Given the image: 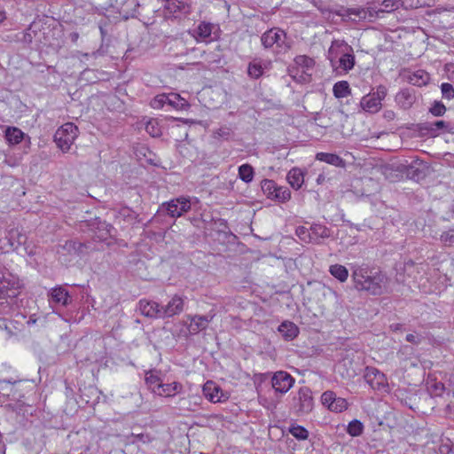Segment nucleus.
<instances>
[{"mask_svg": "<svg viewBox=\"0 0 454 454\" xmlns=\"http://www.w3.org/2000/svg\"><path fill=\"white\" fill-rule=\"evenodd\" d=\"M286 37L284 30L272 27L262 35L261 42L265 49H270L276 45L280 50H288L291 46L286 43Z\"/></svg>", "mask_w": 454, "mask_h": 454, "instance_id": "5", "label": "nucleus"}, {"mask_svg": "<svg viewBox=\"0 0 454 454\" xmlns=\"http://www.w3.org/2000/svg\"><path fill=\"white\" fill-rule=\"evenodd\" d=\"M445 111V106L438 101L434 102V104L430 108V113L434 116H442L444 114Z\"/></svg>", "mask_w": 454, "mask_h": 454, "instance_id": "54", "label": "nucleus"}, {"mask_svg": "<svg viewBox=\"0 0 454 454\" xmlns=\"http://www.w3.org/2000/svg\"><path fill=\"white\" fill-rule=\"evenodd\" d=\"M40 29L37 28V26L35 23L30 24V26L21 33V37L19 38L20 42L25 44H31L34 39L38 37V33Z\"/></svg>", "mask_w": 454, "mask_h": 454, "instance_id": "26", "label": "nucleus"}, {"mask_svg": "<svg viewBox=\"0 0 454 454\" xmlns=\"http://www.w3.org/2000/svg\"><path fill=\"white\" fill-rule=\"evenodd\" d=\"M78 136V128L71 122L65 123L57 129L54 141L62 152H67Z\"/></svg>", "mask_w": 454, "mask_h": 454, "instance_id": "4", "label": "nucleus"}, {"mask_svg": "<svg viewBox=\"0 0 454 454\" xmlns=\"http://www.w3.org/2000/svg\"><path fill=\"white\" fill-rule=\"evenodd\" d=\"M427 391L432 396H442L445 391V386L436 379L428 378L427 380Z\"/></svg>", "mask_w": 454, "mask_h": 454, "instance_id": "25", "label": "nucleus"}, {"mask_svg": "<svg viewBox=\"0 0 454 454\" xmlns=\"http://www.w3.org/2000/svg\"><path fill=\"white\" fill-rule=\"evenodd\" d=\"M424 3H421L420 0H384L381 4L384 9H380L378 12H389L400 7H403L405 9L418 8L419 6H421Z\"/></svg>", "mask_w": 454, "mask_h": 454, "instance_id": "13", "label": "nucleus"}, {"mask_svg": "<svg viewBox=\"0 0 454 454\" xmlns=\"http://www.w3.org/2000/svg\"><path fill=\"white\" fill-rule=\"evenodd\" d=\"M336 398V395L333 391H325L323 393L321 396L322 403L326 405L328 409L331 408L332 404L334 403Z\"/></svg>", "mask_w": 454, "mask_h": 454, "instance_id": "49", "label": "nucleus"}, {"mask_svg": "<svg viewBox=\"0 0 454 454\" xmlns=\"http://www.w3.org/2000/svg\"><path fill=\"white\" fill-rule=\"evenodd\" d=\"M363 431H364V426H363L362 422L357 419H354L351 422H349L348 428H347V432L351 436H359L362 434Z\"/></svg>", "mask_w": 454, "mask_h": 454, "instance_id": "42", "label": "nucleus"}, {"mask_svg": "<svg viewBox=\"0 0 454 454\" xmlns=\"http://www.w3.org/2000/svg\"><path fill=\"white\" fill-rule=\"evenodd\" d=\"M405 340L408 342L413 343V344H419L421 341V338L419 335L409 333L406 335Z\"/></svg>", "mask_w": 454, "mask_h": 454, "instance_id": "61", "label": "nucleus"}, {"mask_svg": "<svg viewBox=\"0 0 454 454\" xmlns=\"http://www.w3.org/2000/svg\"><path fill=\"white\" fill-rule=\"evenodd\" d=\"M177 388V384L174 383L172 384H158V394L159 395H171L172 393H174Z\"/></svg>", "mask_w": 454, "mask_h": 454, "instance_id": "45", "label": "nucleus"}, {"mask_svg": "<svg viewBox=\"0 0 454 454\" xmlns=\"http://www.w3.org/2000/svg\"><path fill=\"white\" fill-rule=\"evenodd\" d=\"M323 14L331 12V10L323 3L322 0H309Z\"/></svg>", "mask_w": 454, "mask_h": 454, "instance_id": "59", "label": "nucleus"}, {"mask_svg": "<svg viewBox=\"0 0 454 454\" xmlns=\"http://www.w3.org/2000/svg\"><path fill=\"white\" fill-rule=\"evenodd\" d=\"M184 301L178 295L175 294L167 305L161 306L163 318L171 317L179 315L184 310Z\"/></svg>", "mask_w": 454, "mask_h": 454, "instance_id": "14", "label": "nucleus"}, {"mask_svg": "<svg viewBox=\"0 0 454 454\" xmlns=\"http://www.w3.org/2000/svg\"><path fill=\"white\" fill-rule=\"evenodd\" d=\"M203 394L212 403L224 402L229 398V395L211 380L207 381L203 386Z\"/></svg>", "mask_w": 454, "mask_h": 454, "instance_id": "12", "label": "nucleus"}, {"mask_svg": "<svg viewBox=\"0 0 454 454\" xmlns=\"http://www.w3.org/2000/svg\"><path fill=\"white\" fill-rule=\"evenodd\" d=\"M441 241L444 245H451L454 243V229H450L447 231H444L440 238Z\"/></svg>", "mask_w": 454, "mask_h": 454, "instance_id": "56", "label": "nucleus"}, {"mask_svg": "<svg viewBox=\"0 0 454 454\" xmlns=\"http://www.w3.org/2000/svg\"><path fill=\"white\" fill-rule=\"evenodd\" d=\"M311 236H315L317 239L322 238L326 239L331 236V230L325 225L320 223H313L310 226Z\"/></svg>", "mask_w": 454, "mask_h": 454, "instance_id": "34", "label": "nucleus"}, {"mask_svg": "<svg viewBox=\"0 0 454 454\" xmlns=\"http://www.w3.org/2000/svg\"><path fill=\"white\" fill-rule=\"evenodd\" d=\"M15 383L6 380H0V395L16 399Z\"/></svg>", "mask_w": 454, "mask_h": 454, "instance_id": "30", "label": "nucleus"}, {"mask_svg": "<svg viewBox=\"0 0 454 454\" xmlns=\"http://www.w3.org/2000/svg\"><path fill=\"white\" fill-rule=\"evenodd\" d=\"M289 433L297 440H306L309 437L308 430L299 425L291 426L289 427Z\"/></svg>", "mask_w": 454, "mask_h": 454, "instance_id": "40", "label": "nucleus"}, {"mask_svg": "<svg viewBox=\"0 0 454 454\" xmlns=\"http://www.w3.org/2000/svg\"><path fill=\"white\" fill-rule=\"evenodd\" d=\"M215 223L218 225V227L220 228L221 231H225L228 229L226 220L220 218Z\"/></svg>", "mask_w": 454, "mask_h": 454, "instance_id": "62", "label": "nucleus"}, {"mask_svg": "<svg viewBox=\"0 0 454 454\" xmlns=\"http://www.w3.org/2000/svg\"><path fill=\"white\" fill-rule=\"evenodd\" d=\"M171 217H179L191 209V202L184 197L171 200L161 206Z\"/></svg>", "mask_w": 454, "mask_h": 454, "instance_id": "7", "label": "nucleus"}, {"mask_svg": "<svg viewBox=\"0 0 454 454\" xmlns=\"http://www.w3.org/2000/svg\"><path fill=\"white\" fill-rule=\"evenodd\" d=\"M372 94L381 103V101L387 96V88L384 85H379L376 89V91Z\"/></svg>", "mask_w": 454, "mask_h": 454, "instance_id": "58", "label": "nucleus"}, {"mask_svg": "<svg viewBox=\"0 0 454 454\" xmlns=\"http://www.w3.org/2000/svg\"><path fill=\"white\" fill-rule=\"evenodd\" d=\"M5 239L7 240L10 249L16 250L26 243L27 236L18 228H12L7 231Z\"/></svg>", "mask_w": 454, "mask_h": 454, "instance_id": "17", "label": "nucleus"}, {"mask_svg": "<svg viewBox=\"0 0 454 454\" xmlns=\"http://www.w3.org/2000/svg\"><path fill=\"white\" fill-rule=\"evenodd\" d=\"M442 97L448 99L454 98V88L450 83L444 82L441 86Z\"/></svg>", "mask_w": 454, "mask_h": 454, "instance_id": "53", "label": "nucleus"}, {"mask_svg": "<svg viewBox=\"0 0 454 454\" xmlns=\"http://www.w3.org/2000/svg\"><path fill=\"white\" fill-rule=\"evenodd\" d=\"M278 332L286 340H292L297 337L299 328L297 325L290 321H285L278 326Z\"/></svg>", "mask_w": 454, "mask_h": 454, "instance_id": "20", "label": "nucleus"}, {"mask_svg": "<svg viewBox=\"0 0 454 454\" xmlns=\"http://www.w3.org/2000/svg\"><path fill=\"white\" fill-rule=\"evenodd\" d=\"M296 234L302 241L305 242H310L313 239L310 229L309 230L303 226H300L296 229Z\"/></svg>", "mask_w": 454, "mask_h": 454, "instance_id": "48", "label": "nucleus"}, {"mask_svg": "<svg viewBox=\"0 0 454 454\" xmlns=\"http://www.w3.org/2000/svg\"><path fill=\"white\" fill-rule=\"evenodd\" d=\"M295 406L298 407V415H303L309 413L314 405L311 391L309 387H301L297 393V396L294 398Z\"/></svg>", "mask_w": 454, "mask_h": 454, "instance_id": "6", "label": "nucleus"}, {"mask_svg": "<svg viewBox=\"0 0 454 454\" xmlns=\"http://www.w3.org/2000/svg\"><path fill=\"white\" fill-rule=\"evenodd\" d=\"M23 284L12 273L0 270V316L11 315L18 309V296Z\"/></svg>", "mask_w": 454, "mask_h": 454, "instance_id": "2", "label": "nucleus"}, {"mask_svg": "<svg viewBox=\"0 0 454 454\" xmlns=\"http://www.w3.org/2000/svg\"><path fill=\"white\" fill-rule=\"evenodd\" d=\"M167 94L157 95L152 101L151 106L154 109H161L165 105H168Z\"/></svg>", "mask_w": 454, "mask_h": 454, "instance_id": "46", "label": "nucleus"}, {"mask_svg": "<svg viewBox=\"0 0 454 454\" xmlns=\"http://www.w3.org/2000/svg\"><path fill=\"white\" fill-rule=\"evenodd\" d=\"M291 198V192L288 188L278 186L272 200H276L278 202H286Z\"/></svg>", "mask_w": 454, "mask_h": 454, "instance_id": "41", "label": "nucleus"}, {"mask_svg": "<svg viewBox=\"0 0 454 454\" xmlns=\"http://www.w3.org/2000/svg\"><path fill=\"white\" fill-rule=\"evenodd\" d=\"M247 74L253 79H257L263 74V68L260 62H250L247 67Z\"/></svg>", "mask_w": 454, "mask_h": 454, "instance_id": "38", "label": "nucleus"}, {"mask_svg": "<svg viewBox=\"0 0 454 454\" xmlns=\"http://www.w3.org/2000/svg\"><path fill=\"white\" fill-rule=\"evenodd\" d=\"M294 63L302 68V73L307 74H309V71H310L315 65L314 59L305 55L295 57Z\"/></svg>", "mask_w": 454, "mask_h": 454, "instance_id": "31", "label": "nucleus"}, {"mask_svg": "<svg viewBox=\"0 0 454 454\" xmlns=\"http://www.w3.org/2000/svg\"><path fill=\"white\" fill-rule=\"evenodd\" d=\"M384 117L387 120L391 121L395 118V113L393 111H386L384 114Z\"/></svg>", "mask_w": 454, "mask_h": 454, "instance_id": "63", "label": "nucleus"}, {"mask_svg": "<svg viewBox=\"0 0 454 454\" xmlns=\"http://www.w3.org/2000/svg\"><path fill=\"white\" fill-rule=\"evenodd\" d=\"M212 27L210 24L201 23L198 27V34L200 37L208 38L211 35Z\"/></svg>", "mask_w": 454, "mask_h": 454, "instance_id": "55", "label": "nucleus"}, {"mask_svg": "<svg viewBox=\"0 0 454 454\" xmlns=\"http://www.w3.org/2000/svg\"><path fill=\"white\" fill-rule=\"evenodd\" d=\"M294 379L286 372L279 371L271 378L272 387L280 394L286 393L294 385Z\"/></svg>", "mask_w": 454, "mask_h": 454, "instance_id": "9", "label": "nucleus"}, {"mask_svg": "<svg viewBox=\"0 0 454 454\" xmlns=\"http://www.w3.org/2000/svg\"><path fill=\"white\" fill-rule=\"evenodd\" d=\"M316 160L326 162L335 167L345 166L344 160L335 153H317L316 155Z\"/></svg>", "mask_w": 454, "mask_h": 454, "instance_id": "24", "label": "nucleus"}, {"mask_svg": "<svg viewBox=\"0 0 454 454\" xmlns=\"http://www.w3.org/2000/svg\"><path fill=\"white\" fill-rule=\"evenodd\" d=\"M362 108L369 113H377L381 108V103L372 94L362 98L360 103Z\"/></svg>", "mask_w": 454, "mask_h": 454, "instance_id": "22", "label": "nucleus"}, {"mask_svg": "<svg viewBox=\"0 0 454 454\" xmlns=\"http://www.w3.org/2000/svg\"><path fill=\"white\" fill-rule=\"evenodd\" d=\"M330 273L340 282H345L348 277V271L345 266L334 264L330 267Z\"/></svg>", "mask_w": 454, "mask_h": 454, "instance_id": "35", "label": "nucleus"}, {"mask_svg": "<svg viewBox=\"0 0 454 454\" xmlns=\"http://www.w3.org/2000/svg\"><path fill=\"white\" fill-rule=\"evenodd\" d=\"M439 454H454V444L449 438L442 440L439 446Z\"/></svg>", "mask_w": 454, "mask_h": 454, "instance_id": "44", "label": "nucleus"}, {"mask_svg": "<svg viewBox=\"0 0 454 454\" xmlns=\"http://www.w3.org/2000/svg\"><path fill=\"white\" fill-rule=\"evenodd\" d=\"M333 92L335 98H342L351 94L349 84L346 81H340L333 85Z\"/></svg>", "mask_w": 454, "mask_h": 454, "instance_id": "29", "label": "nucleus"}, {"mask_svg": "<svg viewBox=\"0 0 454 454\" xmlns=\"http://www.w3.org/2000/svg\"><path fill=\"white\" fill-rule=\"evenodd\" d=\"M327 58L333 67L340 68L345 72L351 70L356 62L351 46L340 40L332 42Z\"/></svg>", "mask_w": 454, "mask_h": 454, "instance_id": "3", "label": "nucleus"}, {"mask_svg": "<svg viewBox=\"0 0 454 454\" xmlns=\"http://www.w3.org/2000/svg\"><path fill=\"white\" fill-rule=\"evenodd\" d=\"M352 278L357 290L366 291L372 295L389 293V278L381 271L357 267L354 270Z\"/></svg>", "mask_w": 454, "mask_h": 454, "instance_id": "1", "label": "nucleus"}, {"mask_svg": "<svg viewBox=\"0 0 454 454\" xmlns=\"http://www.w3.org/2000/svg\"><path fill=\"white\" fill-rule=\"evenodd\" d=\"M396 103L403 109H409L416 101L415 90L413 89H403L395 96Z\"/></svg>", "mask_w": 454, "mask_h": 454, "instance_id": "18", "label": "nucleus"}, {"mask_svg": "<svg viewBox=\"0 0 454 454\" xmlns=\"http://www.w3.org/2000/svg\"><path fill=\"white\" fill-rule=\"evenodd\" d=\"M137 309L146 317L163 318L161 305L156 301L142 299L137 304Z\"/></svg>", "mask_w": 454, "mask_h": 454, "instance_id": "11", "label": "nucleus"}, {"mask_svg": "<svg viewBox=\"0 0 454 454\" xmlns=\"http://www.w3.org/2000/svg\"><path fill=\"white\" fill-rule=\"evenodd\" d=\"M145 381L155 392L158 391V384H161L160 378L152 372L146 373Z\"/></svg>", "mask_w": 454, "mask_h": 454, "instance_id": "52", "label": "nucleus"}, {"mask_svg": "<svg viewBox=\"0 0 454 454\" xmlns=\"http://www.w3.org/2000/svg\"><path fill=\"white\" fill-rule=\"evenodd\" d=\"M164 7L169 13L175 14L184 12L186 5L179 0H170L167 4H164Z\"/></svg>", "mask_w": 454, "mask_h": 454, "instance_id": "37", "label": "nucleus"}, {"mask_svg": "<svg viewBox=\"0 0 454 454\" xmlns=\"http://www.w3.org/2000/svg\"><path fill=\"white\" fill-rule=\"evenodd\" d=\"M63 249L69 254L82 255L84 254L85 249L90 248V243L79 242L76 240H67L63 245Z\"/></svg>", "mask_w": 454, "mask_h": 454, "instance_id": "19", "label": "nucleus"}, {"mask_svg": "<svg viewBox=\"0 0 454 454\" xmlns=\"http://www.w3.org/2000/svg\"><path fill=\"white\" fill-rule=\"evenodd\" d=\"M48 301L52 308H56L58 306L67 307L72 303L73 299L64 287L57 286L48 293Z\"/></svg>", "mask_w": 454, "mask_h": 454, "instance_id": "8", "label": "nucleus"}, {"mask_svg": "<svg viewBox=\"0 0 454 454\" xmlns=\"http://www.w3.org/2000/svg\"><path fill=\"white\" fill-rule=\"evenodd\" d=\"M364 378L372 388H379L386 381L385 374L374 367H366Z\"/></svg>", "mask_w": 454, "mask_h": 454, "instance_id": "16", "label": "nucleus"}, {"mask_svg": "<svg viewBox=\"0 0 454 454\" xmlns=\"http://www.w3.org/2000/svg\"><path fill=\"white\" fill-rule=\"evenodd\" d=\"M254 171L251 165L243 164L239 167V176L245 183H250L254 179Z\"/></svg>", "mask_w": 454, "mask_h": 454, "instance_id": "36", "label": "nucleus"}, {"mask_svg": "<svg viewBox=\"0 0 454 454\" xmlns=\"http://www.w3.org/2000/svg\"><path fill=\"white\" fill-rule=\"evenodd\" d=\"M448 124L444 121H435L433 122H424L419 124V130L425 131L432 137L438 135L439 131L446 129Z\"/></svg>", "mask_w": 454, "mask_h": 454, "instance_id": "21", "label": "nucleus"}, {"mask_svg": "<svg viewBox=\"0 0 454 454\" xmlns=\"http://www.w3.org/2000/svg\"><path fill=\"white\" fill-rule=\"evenodd\" d=\"M5 138L12 145H17L23 139L24 133L18 128L8 127L5 129Z\"/></svg>", "mask_w": 454, "mask_h": 454, "instance_id": "28", "label": "nucleus"}, {"mask_svg": "<svg viewBox=\"0 0 454 454\" xmlns=\"http://www.w3.org/2000/svg\"><path fill=\"white\" fill-rule=\"evenodd\" d=\"M232 130L229 127H221L215 131L214 136L216 138L229 139L232 135Z\"/></svg>", "mask_w": 454, "mask_h": 454, "instance_id": "51", "label": "nucleus"}, {"mask_svg": "<svg viewBox=\"0 0 454 454\" xmlns=\"http://www.w3.org/2000/svg\"><path fill=\"white\" fill-rule=\"evenodd\" d=\"M125 440L128 443L135 444L138 442H151V438L147 434H129L125 436Z\"/></svg>", "mask_w": 454, "mask_h": 454, "instance_id": "43", "label": "nucleus"}, {"mask_svg": "<svg viewBox=\"0 0 454 454\" xmlns=\"http://www.w3.org/2000/svg\"><path fill=\"white\" fill-rule=\"evenodd\" d=\"M348 408V402L344 398L336 397L334 403L332 404L329 409L334 412H341Z\"/></svg>", "mask_w": 454, "mask_h": 454, "instance_id": "47", "label": "nucleus"}, {"mask_svg": "<svg viewBox=\"0 0 454 454\" xmlns=\"http://www.w3.org/2000/svg\"><path fill=\"white\" fill-rule=\"evenodd\" d=\"M188 319L191 321L188 326V331L190 334H197L200 331H203L207 328L209 322L212 321L214 315H194L188 316Z\"/></svg>", "mask_w": 454, "mask_h": 454, "instance_id": "15", "label": "nucleus"}, {"mask_svg": "<svg viewBox=\"0 0 454 454\" xmlns=\"http://www.w3.org/2000/svg\"><path fill=\"white\" fill-rule=\"evenodd\" d=\"M146 131L152 136V137H159L160 135V130L158 127H156V123L153 121H149L146 124L145 127Z\"/></svg>", "mask_w": 454, "mask_h": 454, "instance_id": "57", "label": "nucleus"}, {"mask_svg": "<svg viewBox=\"0 0 454 454\" xmlns=\"http://www.w3.org/2000/svg\"><path fill=\"white\" fill-rule=\"evenodd\" d=\"M425 168L426 166L422 160H416L410 165L401 164L397 169L404 173L408 178L419 181L426 176Z\"/></svg>", "mask_w": 454, "mask_h": 454, "instance_id": "10", "label": "nucleus"}, {"mask_svg": "<svg viewBox=\"0 0 454 454\" xmlns=\"http://www.w3.org/2000/svg\"><path fill=\"white\" fill-rule=\"evenodd\" d=\"M286 178L289 184L295 190L300 189L304 183V174L302 170L298 168H292L288 172Z\"/></svg>", "mask_w": 454, "mask_h": 454, "instance_id": "23", "label": "nucleus"}, {"mask_svg": "<svg viewBox=\"0 0 454 454\" xmlns=\"http://www.w3.org/2000/svg\"><path fill=\"white\" fill-rule=\"evenodd\" d=\"M345 12L347 16L355 15L359 20L366 19L367 12L364 8H346Z\"/></svg>", "mask_w": 454, "mask_h": 454, "instance_id": "50", "label": "nucleus"}, {"mask_svg": "<svg viewBox=\"0 0 454 454\" xmlns=\"http://www.w3.org/2000/svg\"><path fill=\"white\" fill-rule=\"evenodd\" d=\"M69 38L73 43H75L79 38V34L77 32H72L69 35Z\"/></svg>", "mask_w": 454, "mask_h": 454, "instance_id": "64", "label": "nucleus"}, {"mask_svg": "<svg viewBox=\"0 0 454 454\" xmlns=\"http://www.w3.org/2000/svg\"><path fill=\"white\" fill-rule=\"evenodd\" d=\"M278 185L273 180L264 179L262 181V190L263 193L272 199Z\"/></svg>", "mask_w": 454, "mask_h": 454, "instance_id": "39", "label": "nucleus"}, {"mask_svg": "<svg viewBox=\"0 0 454 454\" xmlns=\"http://www.w3.org/2000/svg\"><path fill=\"white\" fill-rule=\"evenodd\" d=\"M444 70L448 75V78L454 81V63H447L444 67Z\"/></svg>", "mask_w": 454, "mask_h": 454, "instance_id": "60", "label": "nucleus"}, {"mask_svg": "<svg viewBox=\"0 0 454 454\" xmlns=\"http://www.w3.org/2000/svg\"><path fill=\"white\" fill-rule=\"evenodd\" d=\"M428 80V74L423 70H418L408 76L409 82L419 87L427 84Z\"/></svg>", "mask_w": 454, "mask_h": 454, "instance_id": "27", "label": "nucleus"}, {"mask_svg": "<svg viewBox=\"0 0 454 454\" xmlns=\"http://www.w3.org/2000/svg\"><path fill=\"white\" fill-rule=\"evenodd\" d=\"M167 97L168 105L176 109H184L189 106L187 101L176 93H170Z\"/></svg>", "mask_w": 454, "mask_h": 454, "instance_id": "33", "label": "nucleus"}, {"mask_svg": "<svg viewBox=\"0 0 454 454\" xmlns=\"http://www.w3.org/2000/svg\"><path fill=\"white\" fill-rule=\"evenodd\" d=\"M97 229L98 230V239L99 240H106L108 237H112V231L114 230L113 225L107 223L106 221H98Z\"/></svg>", "mask_w": 454, "mask_h": 454, "instance_id": "32", "label": "nucleus"}]
</instances>
